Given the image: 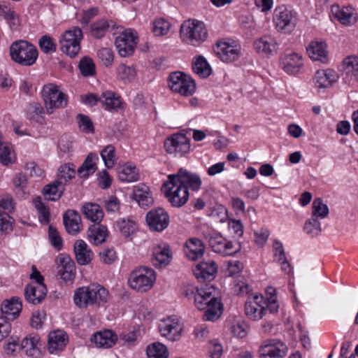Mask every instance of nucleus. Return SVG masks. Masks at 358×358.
Returning a JSON list of instances; mask_svg holds the SVG:
<instances>
[{
  "mask_svg": "<svg viewBox=\"0 0 358 358\" xmlns=\"http://www.w3.org/2000/svg\"><path fill=\"white\" fill-rule=\"evenodd\" d=\"M152 263L156 268H164L171 261L172 252L168 244L162 243L152 247Z\"/></svg>",
  "mask_w": 358,
  "mask_h": 358,
  "instance_id": "412c9836",
  "label": "nucleus"
},
{
  "mask_svg": "<svg viewBox=\"0 0 358 358\" xmlns=\"http://www.w3.org/2000/svg\"><path fill=\"white\" fill-rule=\"evenodd\" d=\"M329 215V208L324 204L321 198L314 199L312 204V217L323 219Z\"/></svg>",
  "mask_w": 358,
  "mask_h": 358,
  "instance_id": "de8ad7c7",
  "label": "nucleus"
},
{
  "mask_svg": "<svg viewBox=\"0 0 358 358\" xmlns=\"http://www.w3.org/2000/svg\"><path fill=\"white\" fill-rule=\"evenodd\" d=\"M109 27V22L106 19H99L90 25V35L94 38H101L106 35Z\"/></svg>",
  "mask_w": 358,
  "mask_h": 358,
  "instance_id": "a19ab883",
  "label": "nucleus"
},
{
  "mask_svg": "<svg viewBox=\"0 0 358 358\" xmlns=\"http://www.w3.org/2000/svg\"><path fill=\"white\" fill-rule=\"evenodd\" d=\"M46 112L52 114L57 109L64 108L67 106L68 96L59 90V86L53 83L45 85L41 90Z\"/></svg>",
  "mask_w": 358,
  "mask_h": 358,
  "instance_id": "39448f33",
  "label": "nucleus"
},
{
  "mask_svg": "<svg viewBox=\"0 0 358 358\" xmlns=\"http://www.w3.org/2000/svg\"><path fill=\"white\" fill-rule=\"evenodd\" d=\"M83 213L88 220L93 222H100L103 217L101 207L96 203H88L84 205Z\"/></svg>",
  "mask_w": 358,
  "mask_h": 358,
  "instance_id": "ea45409f",
  "label": "nucleus"
},
{
  "mask_svg": "<svg viewBox=\"0 0 358 358\" xmlns=\"http://www.w3.org/2000/svg\"><path fill=\"white\" fill-rule=\"evenodd\" d=\"M101 260L107 264H110L113 262L117 256L115 251L112 248H105L99 252Z\"/></svg>",
  "mask_w": 358,
  "mask_h": 358,
  "instance_id": "338daca9",
  "label": "nucleus"
},
{
  "mask_svg": "<svg viewBox=\"0 0 358 358\" xmlns=\"http://www.w3.org/2000/svg\"><path fill=\"white\" fill-rule=\"evenodd\" d=\"M117 339V335L113 331L106 329L95 333L91 338V341L97 348H109L115 344Z\"/></svg>",
  "mask_w": 358,
  "mask_h": 358,
  "instance_id": "c85d7f7f",
  "label": "nucleus"
},
{
  "mask_svg": "<svg viewBox=\"0 0 358 358\" xmlns=\"http://www.w3.org/2000/svg\"><path fill=\"white\" fill-rule=\"evenodd\" d=\"M57 275L66 283H72L76 278V264L69 255L59 254L56 259Z\"/></svg>",
  "mask_w": 358,
  "mask_h": 358,
  "instance_id": "2eb2a0df",
  "label": "nucleus"
},
{
  "mask_svg": "<svg viewBox=\"0 0 358 358\" xmlns=\"http://www.w3.org/2000/svg\"><path fill=\"white\" fill-rule=\"evenodd\" d=\"M100 154L105 166L108 169L113 168L117 161L115 147L113 145H108L102 149Z\"/></svg>",
  "mask_w": 358,
  "mask_h": 358,
  "instance_id": "09e8293b",
  "label": "nucleus"
},
{
  "mask_svg": "<svg viewBox=\"0 0 358 358\" xmlns=\"http://www.w3.org/2000/svg\"><path fill=\"white\" fill-rule=\"evenodd\" d=\"M118 178L122 182H132L138 180L139 174L135 166L126 164L119 171Z\"/></svg>",
  "mask_w": 358,
  "mask_h": 358,
  "instance_id": "79ce46f5",
  "label": "nucleus"
},
{
  "mask_svg": "<svg viewBox=\"0 0 358 358\" xmlns=\"http://www.w3.org/2000/svg\"><path fill=\"white\" fill-rule=\"evenodd\" d=\"M108 294V291L103 286L92 284L77 288L74 292L73 301L80 308L94 305L99 306L106 303Z\"/></svg>",
  "mask_w": 358,
  "mask_h": 358,
  "instance_id": "f03ea898",
  "label": "nucleus"
},
{
  "mask_svg": "<svg viewBox=\"0 0 358 358\" xmlns=\"http://www.w3.org/2000/svg\"><path fill=\"white\" fill-rule=\"evenodd\" d=\"M66 231L71 235H76L81 231V217L78 212L68 210L63 215Z\"/></svg>",
  "mask_w": 358,
  "mask_h": 358,
  "instance_id": "cd10ccee",
  "label": "nucleus"
},
{
  "mask_svg": "<svg viewBox=\"0 0 358 358\" xmlns=\"http://www.w3.org/2000/svg\"><path fill=\"white\" fill-rule=\"evenodd\" d=\"M180 36L186 43L196 46L206 41L208 31L202 22L187 20L181 25Z\"/></svg>",
  "mask_w": 358,
  "mask_h": 358,
  "instance_id": "423d86ee",
  "label": "nucleus"
},
{
  "mask_svg": "<svg viewBox=\"0 0 358 358\" xmlns=\"http://www.w3.org/2000/svg\"><path fill=\"white\" fill-rule=\"evenodd\" d=\"M168 80L169 86L173 92L189 96L195 92L196 84L194 80L182 72L171 73Z\"/></svg>",
  "mask_w": 358,
  "mask_h": 358,
  "instance_id": "1a4fd4ad",
  "label": "nucleus"
},
{
  "mask_svg": "<svg viewBox=\"0 0 358 358\" xmlns=\"http://www.w3.org/2000/svg\"><path fill=\"white\" fill-rule=\"evenodd\" d=\"M117 78L124 83L132 81L136 75V69L125 64H120L117 69Z\"/></svg>",
  "mask_w": 358,
  "mask_h": 358,
  "instance_id": "8fccbe9b",
  "label": "nucleus"
},
{
  "mask_svg": "<svg viewBox=\"0 0 358 358\" xmlns=\"http://www.w3.org/2000/svg\"><path fill=\"white\" fill-rule=\"evenodd\" d=\"M73 249L78 264L87 265L91 262L94 254L84 241H76L74 243Z\"/></svg>",
  "mask_w": 358,
  "mask_h": 358,
  "instance_id": "7c9ffc66",
  "label": "nucleus"
},
{
  "mask_svg": "<svg viewBox=\"0 0 358 358\" xmlns=\"http://www.w3.org/2000/svg\"><path fill=\"white\" fill-rule=\"evenodd\" d=\"M208 350L211 358H220L223 351L222 345L216 341L210 343Z\"/></svg>",
  "mask_w": 358,
  "mask_h": 358,
  "instance_id": "774afa93",
  "label": "nucleus"
},
{
  "mask_svg": "<svg viewBox=\"0 0 358 358\" xmlns=\"http://www.w3.org/2000/svg\"><path fill=\"white\" fill-rule=\"evenodd\" d=\"M79 69L83 76H92L95 74V64L93 60L88 57H85L80 59L79 62Z\"/></svg>",
  "mask_w": 358,
  "mask_h": 358,
  "instance_id": "603ef678",
  "label": "nucleus"
},
{
  "mask_svg": "<svg viewBox=\"0 0 358 358\" xmlns=\"http://www.w3.org/2000/svg\"><path fill=\"white\" fill-rule=\"evenodd\" d=\"M83 38V31L78 27H73L65 31L59 39L61 51L70 57H76L80 51V42Z\"/></svg>",
  "mask_w": 358,
  "mask_h": 358,
  "instance_id": "6e6552de",
  "label": "nucleus"
},
{
  "mask_svg": "<svg viewBox=\"0 0 358 358\" xmlns=\"http://www.w3.org/2000/svg\"><path fill=\"white\" fill-rule=\"evenodd\" d=\"M99 157L96 154L90 152L87 156L83 164L78 169V173L81 177H87L96 171V162Z\"/></svg>",
  "mask_w": 358,
  "mask_h": 358,
  "instance_id": "58836bf2",
  "label": "nucleus"
},
{
  "mask_svg": "<svg viewBox=\"0 0 358 358\" xmlns=\"http://www.w3.org/2000/svg\"><path fill=\"white\" fill-rule=\"evenodd\" d=\"M132 198L143 207H148L153 203L151 192L148 187L144 184H140L134 187Z\"/></svg>",
  "mask_w": 358,
  "mask_h": 358,
  "instance_id": "72a5a7b5",
  "label": "nucleus"
},
{
  "mask_svg": "<svg viewBox=\"0 0 358 358\" xmlns=\"http://www.w3.org/2000/svg\"><path fill=\"white\" fill-rule=\"evenodd\" d=\"M162 190L173 207L180 208L183 206L189 197L187 187L177 182L176 176L172 174L168 176V180L162 185Z\"/></svg>",
  "mask_w": 358,
  "mask_h": 358,
  "instance_id": "20e7f679",
  "label": "nucleus"
},
{
  "mask_svg": "<svg viewBox=\"0 0 358 358\" xmlns=\"http://www.w3.org/2000/svg\"><path fill=\"white\" fill-rule=\"evenodd\" d=\"M64 189L62 182L55 180L43 187V193L49 200L55 201L61 198Z\"/></svg>",
  "mask_w": 358,
  "mask_h": 358,
  "instance_id": "4c0bfd02",
  "label": "nucleus"
},
{
  "mask_svg": "<svg viewBox=\"0 0 358 358\" xmlns=\"http://www.w3.org/2000/svg\"><path fill=\"white\" fill-rule=\"evenodd\" d=\"M164 148L169 154L182 157L190 150V141L185 134H173L164 141Z\"/></svg>",
  "mask_w": 358,
  "mask_h": 358,
  "instance_id": "f8f14e48",
  "label": "nucleus"
},
{
  "mask_svg": "<svg viewBox=\"0 0 358 358\" xmlns=\"http://www.w3.org/2000/svg\"><path fill=\"white\" fill-rule=\"evenodd\" d=\"M158 327L161 335L169 341H177L180 336L181 328L178 320L173 316L160 320Z\"/></svg>",
  "mask_w": 358,
  "mask_h": 358,
  "instance_id": "6ab92c4d",
  "label": "nucleus"
},
{
  "mask_svg": "<svg viewBox=\"0 0 358 358\" xmlns=\"http://www.w3.org/2000/svg\"><path fill=\"white\" fill-rule=\"evenodd\" d=\"M116 226L120 233L125 237H129L136 232V223L130 218H120L116 222Z\"/></svg>",
  "mask_w": 358,
  "mask_h": 358,
  "instance_id": "c03bdc74",
  "label": "nucleus"
},
{
  "mask_svg": "<svg viewBox=\"0 0 358 358\" xmlns=\"http://www.w3.org/2000/svg\"><path fill=\"white\" fill-rule=\"evenodd\" d=\"M138 43L137 33L131 29H125L115 39V44L121 57L131 55Z\"/></svg>",
  "mask_w": 358,
  "mask_h": 358,
  "instance_id": "9b49d317",
  "label": "nucleus"
},
{
  "mask_svg": "<svg viewBox=\"0 0 358 358\" xmlns=\"http://www.w3.org/2000/svg\"><path fill=\"white\" fill-rule=\"evenodd\" d=\"M39 338L37 336H29L24 338L22 341V348L25 353L30 357L36 356L38 354Z\"/></svg>",
  "mask_w": 358,
  "mask_h": 358,
  "instance_id": "a18cd8bd",
  "label": "nucleus"
},
{
  "mask_svg": "<svg viewBox=\"0 0 358 358\" xmlns=\"http://www.w3.org/2000/svg\"><path fill=\"white\" fill-rule=\"evenodd\" d=\"M170 27L171 24L166 20L159 18L153 22L152 31L156 36H162L168 34Z\"/></svg>",
  "mask_w": 358,
  "mask_h": 358,
  "instance_id": "3c124183",
  "label": "nucleus"
},
{
  "mask_svg": "<svg viewBox=\"0 0 358 358\" xmlns=\"http://www.w3.org/2000/svg\"><path fill=\"white\" fill-rule=\"evenodd\" d=\"M48 236L51 245L57 250H60L62 248V239L59 236L57 229L52 225H50L48 228Z\"/></svg>",
  "mask_w": 358,
  "mask_h": 358,
  "instance_id": "e2e57ef3",
  "label": "nucleus"
},
{
  "mask_svg": "<svg viewBox=\"0 0 358 358\" xmlns=\"http://www.w3.org/2000/svg\"><path fill=\"white\" fill-rule=\"evenodd\" d=\"M213 251L223 256L236 254L240 247L235 248L233 243L226 239L220 234L215 233L206 237Z\"/></svg>",
  "mask_w": 358,
  "mask_h": 358,
  "instance_id": "ddd939ff",
  "label": "nucleus"
},
{
  "mask_svg": "<svg viewBox=\"0 0 358 358\" xmlns=\"http://www.w3.org/2000/svg\"><path fill=\"white\" fill-rule=\"evenodd\" d=\"M75 169L70 166V164H64L61 166L58 169V179L57 180L61 181L63 185L75 177Z\"/></svg>",
  "mask_w": 358,
  "mask_h": 358,
  "instance_id": "5fc2aeb1",
  "label": "nucleus"
},
{
  "mask_svg": "<svg viewBox=\"0 0 358 358\" xmlns=\"http://www.w3.org/2000/svg\"><path fill=\"white\" fill-rule=\"evenodd\" d=\"M331 13L341 24L349 25L356 22V17L353 15L352 7L340 8L338 6L331 7Z\"/></svg>",
  "mask_w": 358,
  "mask_h": 358,
  "instance_id": "f704fd0d",
  "label": "nucleus"
},
{
  "mask_svg": "<svg viewBox=\"0 0 358 358\" xmlns=\"http://www.w3.org/2000/svg\"><path fill=\"white\" fill-rule=\"evenodd\" d=\"M100 102L108 110L117 111L122 106L120 96L116 95L115 92L106 91L101 94Z\"/></svg>",
  "mask_w": 358,
  "mask_h": 358,
  "instance_id": "e433bc0d",
  "label": "nucleus"
},
{
  "mask_svg": "<svg viewBox=\"0 0 358 358\" xmlns=\"http://www.w3.org/2000/svg\"><path fill=\"white\" fill-rule=\"evenodd\" d=\"M148 358H168L169 352L166 347L160 343H154L147 348Z\"/></svg>",
  "mask_w": 358,
  "mask_h": 358,
  "instance_id": "49530a36",
  "label": "nucleus"
},
{
  "mask_svg": "<svg viewBox=\"0 0 358 358\" xmlns=\"http://www.w3.org/2000/svg\"><path fill=\"white\" fill-rule=\"evenodd\" d=\"M213 49L217 57L227 63L237 60L241 52L240 46L223 41H218Z\"/></svg>",
  "mask_w": 358,
  "mask_h": 358,
  "instance_id": "dca6fc26",
  "label": "nucleus"
},
{
  "mask_svg": "<svg viewBox=\"0 0 358 358\" xmlns=\"http://www.w3.org/2000/svg\"><path fill=\"white\" fill-rule=\"evenodd\" d=\"M310 58L323 63L327 61V44L324 41H312L307 48Z\"/></svg>",
  "mask_w": 358,
  "mask_h": 358,
  "instance_id": "473e14b6",
  "label": "nucleus"
},
{
  "mask_svg": "<svg viewBox=\"0 0 358 358\" xmlns=\"http://www.w3.org/2000/svg\"><path fill=\"white\" fill-rule=\"evenodd\" d=\"M338 79L337 73L332 69L318 70L314 77V83L317 88L331 87Z\"/></svg>",
  "mask_w": 358,
  "mask_h": 358,
  "instance_id": "c756f323",
  "label": "nucleus"
},
{
  "mask_svg": "<svg viewBox=\"0 0 358 358\" xmlns=\"http://www.w3.org/2000/svg\"><path fill=\"white\" fill-rule=\"evenodd\" d=\"M14 220L8 213H0V231L4 234H9L13 231Z\"/></svg>",
  "mask_w": 358,
  "mask_h": 358,
  "instance_id": "052dcab7",
  "label": "nucleus"
},
{
  "mask_svg": "<svg viewBox=\"0 0 358 358\" xmlns=\"http://www.w3.org/2000/svg\"><path fill=\"white\" fill-rule=\"evenodd\" d=\"M273 22L279 31L292 32L296 24V13L285 6H280L274 10Z\"/></svg>",
  "mask_w": 358,
  "mask_h": 358,
  "instance_id": "9d476101",
  "label": "nucleus"
},
{
  "mask_svg": "<svg viewBox=\"0 0 358 358\" xmlns=\"http://www.w3.org/2000/svg\"><path fill=\"white\" fill-rule=\"evenodd\" d=\"M192 69L201 78H207L211 74L212 69L203 56H199L193 62Z\"/></svg>",
  "mask_w": 358,
  "mask_h": 358,
  "instance_id": "37998d69",
  "label": "nucleus"
},
{
  "mask_svg": "<svg viewBox=\"0 0 358 358\" xmlns=\"http://www.w3.org/2000/svg\"><path fill=\"white\" fill-rule=\"evenodd\" d=\"M214 286L208 285L205 287L196 288L193 285L183 287L182 294L188 299H194L196 308L205 310L203 317L206 321H215L220 318L222 313V303L215 296Z\"/></svg>",
  "mask_w": 358,
  "mask_h": 358,
  "instance_id": "f257e3e1",
  "label": "nucleus"
},
{
  "mask_svg": "<svg viewBox=\"0 0 358 358\" xmlns=\"http://www.w3.org/2000/svg\"><path fill=\"white\" fill-rule=\"evenodd\" d=\"M108 235L107 228L99 224L92 225L87 231L89 241L95 245L104 243Z\"/></svg>",
  "mask_w": 358,
  "mask_h": 358,
  "instance_id": "c9c22d12",
  "label": "nucleus"
},
{
  "mask_svg": "<svg viewBox=\"0 0 358 358\" xmlns=\"http://www.w3.org/2000/svg\"><path fill=\"white\" fill-rule=\"evenodd\" d=\"M231 332L234 336L244 338L248 334V327L244 322H236L230 327Z\"/></svg>",
  "mask_w": 358,
  "mask_h": 358,
  "instance_id": "69168bd1",
  "label": "nucleus"
},
{
  "mask_svg": "<svg viewBox=\"0 0 358 358\" xmlns=\"http://www.w3.org/2000/svg\"><path fill=\"white\" fill-rule=\"evenodd\" d=\"M254 48L263 57H270L277 54L278 43L275 37L264 35L255 41Z\"/></svg>",
  "mask_w": 358,
  "mask_h": 358,
  "instance_id": "aec40b11",
  "label": "nucleus"
},
{
  "mask_svg": "<svg viewBox=\"0 0 358 358\" xmlns=\"http://www.w3.org/2000/svg\"><path fill=\"white\" fill-rule=\"evenodd\" d=\"M11 59L23 66H30L34 64L38 57L36 47L25 40L14 41L10 46Z\"/></svg>",
  "mask_w": 358,
  "mask_h": 358,
  "instance_id": "7ed1b4c3",
  "label": "nucleus"
},
{
  "mask_svg": "<svg viewBox=\"0 0 358 358\" xmlns=\"http://www.w3.org/2000/svg\"><path fill=\"white\" fill-rule=\"evenodd\" d=\"M22 308L20 298L13 296L10 299H6L1 306V317L8 320H14L17 318Z\"/></svg>",
  "mask_w": 358,
  "mask_h": 358,
  "instance_id": "b1692460",
  "label": "nucleus"
},
{
  "mask_svg": "<svg viewBox=\"0 0 358 358\" xmlns=\"http://www.w3.org/2000/svg\"><path fill=\"white\" fill-rule=\"evenodd\" d=\"M146 221L150 229L162 231L169 225V216L163 208H158L147 213Z\"/></svg>",
  "mask_w": 358,
  "mask_h": 358,
  "instance_id": "a211bd4d",
  "label": "nucleus"
},
{
  "mask_svg": "<svg viewBox=\"0 0 358 358\" xmlns=\"http://www.w3.org/2000/svg\"><path fill=\"white\" fill-rule=\"evenodd\" d=\"M35 207L40 213L39 219L41 222L48 223L49 222L50 212L48 208L42 202L40 197L34 200Z\"/></svg>",
  "mask_w": 358,
  "mask_h": 358,
  "instance_id": "680f3d73",
  "label": "nucleus"
},
{
  "mask_svg": "<svg viewBox=\"0 0 358 358\" xmlns=\"http://www.w3.org/2000/svg\"><path fill=\"white\" fill-rule=\"evenodd\" d=\"M303 230L311 237L317 236L322 231L321 224L318 220L311 217L306 221Z\"/></svg>",
  "mask_w": 358,
  "mask_h": 358,
  "instance_id": "864d4df0",
  "label": "nucleus"
},
{
  "mask_svg": "<svg viewBox=\"0 0 358 358\" xmlns=\"http://www.w3.org/2000/svg\"><path fill=\"white\" fill-rule=\"evenodd\" d=\"M79 127L86 133H93L94 125L90 118L85 115L78 114L76 117Z\"/></svg>",
  "mask_w": 358,
  "mask_h": 358,
  "instance_id": "0e129e2a",
  "label": "nucleus"
},
{
  "mask_svg": "<svg viewBox=\"0 0 358 358\" xmlns=\"http://www.w3.org/2000/svg\"><path fill=\"white\" fill-rule=\"evenodd\" d=\"M217 266L213 260L203 261L196 265L194 269L195 277L200 281L214 279Z\"/></svg>",
  "mask_w": 358,
  "mask_h": 358,
  "instance_id": "393cba45",
  "label": "nucleus"
},
{
  "mask_svg": "<svg viewBox=\"0 0 358 358\" xmlns=\"http://www.w3.org/2000/svg\"><path fill=\"white\" fill-rule=\"evenodd\" d=\"M47 292L45 284H29L24 289L25 299L29 303L38 304L45 299Z\"/></svg>",
  "mask_w": 358,
  "mask_h": 358,
  "instance_id": "a878e982",
  "label": "nucleus"
},
{
  "mask_svg": "<svg viewBox=\"0 0 358 358\" xmlns=\"http://www.w3.org/2000/svg\"><path fill=\"white\" fill-rule=\"evenodd\" d=\"M266 301L262 295H254L249 297L245 304V313L251 320H259L265 315Z\"/></svg>",
  "mask_w": 358,
  "mask_h": 358,
  "instance_id": "f3484780",
  "label": "nucleus"
},
{
  "mask_svg": "<svg viewBox=\"0 0 358 358\" xmlns=\"http://www.w3.org/2000/svg\"><path fill=\"white\" fill-rule=\"evenodd\" d=\"M280 60L282 69L289 74L299 73L303 66L302 56L298 53L285 54L281 57Z\"/></svg>",
  "mask_w": 358,
  "mask_h": 358,
  "instance_id": "5701e85b",
  "label": "nucleus"
},
{
  "mask_svg": "<svg viewBox=\"0 0 358 358\" xmlns=\"http://www.w3.org/2000/svg\"><path fill=\"white\" fill-rule=\"evenodd\" d=\"M173 175L176 176L177 182L187 187V190L190 189L192 191H198L201 187V179L196 173H190L181 168L177 173Z\"/></svg>",
  "mask_w": 358,
  "mask_h": 358,
  "instance_id": "4be33fe9",
  "label": "nucleus"
},
{
  "mask_svg": "<svg viewBox=\"0 0 358 358\" xmlns=\"http://www.w3.org/2000/svg\"><path fill=\"white\" fill-rule=\"evenodd\" d=\"M343 65L346 74H351L356 77L358 71V58L357 57L349 56L346 57L343 62Z\"/></svg>",
  "mask_w": 358,
  "mask_h": 358,
  "instance_id": "4d7b16f0",
  "label": "nucleus"
},
{
  "mask_svg": "<svg viewBox=\"0 0 358 358\" xmlns=\"http://www.w3.org/2000/svg\"><path fill=\"white\" fill-rule=\"evenodd\" d=\"M11 145L6 143L0 146V162L5 166H8L14 162V159L11 153Z\"/></svg>",
  "mask_w": 358,
  "mask_h": 358,
  "instance_id": "13d9d810",
  "label": "nucleus"
},
{
  "mask_svg": "<svg viewBox=\"0 0 358 358\" xmlns=\"http://www.w3.org/2000/svg\"><path fill=\"white\" fill-rule=\"evenodd\" d=\"M38 45L41 50L46 54L56 51L57 45L53 39L48 35H44L39 39Z\"/></svg>",
  "mask_w": 358,
  "mask_h": 358,
  "instance_id": "6e6d98bb",
  "label": "nucleus"
},
{
  "mask_svg": "<svg viewBox=\"0 0 358 358\" xmlns=\"http://www.w3.org/2000/svg\"><path fill=\"white\" fill-rule=\"evenodd\" d=\"M155 280V271L150 268L142 266L130 273L128 282L133 289L144 292L153 287Z\"/></svg>",
  "mask_w": 358,
  "mask_h": 358,
  "instance_id": "0eeeda50",
  "label": "nucleus"
},
{
  "mask_svg": "<svg viewBox=\"0 0 358 358\" xmlns=\"http://www.w3.org/2000/svg\"><path fill=\"white\" fill-rule=\"evenodd\" d=\"M183 250L189 259L196 261L203 255L205 246L199 238H192L185 242Z\"/></svg>",
  "mask_w": 358,
  "mask_h": 358,
  "instance_id": "bb28decb",
  "label": "nucleus"
},
{
  "mask_svg": "<svg viewBox=\"0 0 358 358\" xmlns=\"http://www.w3.org/2000/svg\"><path fill=\"white\" fill-rule=\"evenodd\" d=\"M97 56L104 66H109L112 65L114 55L111 49L102 48L98 51Z\"/></svg>",
  "mask_w": 358,
  "mask_h": 358,
  "instance_id": "bf43d9fd",
  "label": "nucleus"
},
{
  "mask_svg": "<svg viewBox=\"0 0 358 358\" xmlns=\"http://www.w3.org/2000/svg\"><path fill=\"white\" fill-rule=\"evenodd\" d=\"M287 345L278 339H268L259 347L261 358H285L287 352Z\"/></svg>",
  "mask_w": 358,
  "mask_h": 358,
  "instance_id": "4468645a",
  "label": "nucleus"
},
{
  "mask_svg": "<svg viewBox=\"0 0 358 358\" xmlns=\"http://www.w3.org/2000/svg\"><path fill=\"white\" fill-rule=\"evenodd\" d=\"M67 335L61 330L55 331L49 334L48 348V351L53 354L62 350L67 343Z\"/></svg>",
  "mask_w": 358,
  "mask_h": 358,
  "instance_id": "2f4dec72",
  "label": "nucleus"
}]
</instances>
